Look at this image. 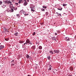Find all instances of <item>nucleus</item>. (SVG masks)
Wrapping results in <instances>:
<instances>
[{"label":"nucleus","mask_w":76,"mask_h":76,"mask_svg":"<svg viewBox=\"0 0 76 76\" xmlns=\"http://www.w3.org/2000/svg\"><path fill=\"white\" fill-rule=\"evenodd\" d=\"M31 48L33 49V50H35V49L36 47L35 45H33L31 47Z\"/></svg>","instance_id":"6e6552de"},{"label":"nucleus","mask_w":76,"mask_h":76,"mask_svg":"<svg viewBox=\"0 0 76 76\" xmlns=\"http://www.w3.org/2000/svg\"><path fill=\"white\" fill-rule=\"evenodd\" d=\"M58 32H60V31H58Z\"/></svg>","instance_id":"09e8293b"},{"label":"nucleus","mask_w":76,"mask_h":76,"mask_svg":"<svg viewBox=\"0 0 76 76\" xmlns=\"http://www.w3.org/2000/svg\"><path fill=\"white\" fill-rule=\"evenodd\" d=\"M10 1H5V3L6 4L7 3V4H9L10 2Z\"/></svg>","instance_id":"9b49d317"},{"label":"nucleus","mask_w":76,"mask_h":76,"mask_svg":"<svg viewBox=\"0 0 76 76\" xmlns=\"http://www.w3.org/2000/svg\"><path fill=\"white\" fill-rule=\"evenodd\" d=\"M50 54H53L54 53H53V52L52 51H50Z\"/></svg>","instance_id":"aec40b11"},{"label":"nucleus","mask_w":76,"mask_h":76,"mask_svg":"<svg viewBox=\"0 0 76 76\" xmlns=\"http://www.w3.org/2000/svg\"><path fill=\"white\" fill-rule=\"evenodd\" d=\"M16 16H18V17H19L20 16V15H19V14H17L16 15Z\"/></svg>","instance_id":"473e14b6"},{"label":"nucleus","mask_w":76,"mask_h":76,"mask_svg":"<svg viewBox=\"0 0 76 76\" xmlns=\"http://www.w3.org/2000/svg\"><path fill=\"white\" fill-rule=\"evenodd\" d=\"M26 57L27 58H28V59H31V57L29 56L28 54H27L26 55Z\"/></svg>","instance_id":"7ed1b4c3"},{"label":"nucleus","mask_w":76,"mask_h":76,"mask_svg":"<svg viewBox=\"0 0 76 76\" xmlns=\"http://www.w3.org/2000/svg\"><path fill=\"white\" fill-rule=\"evenodd\" d=\"M45 14L46 15H48V12H46Z\"/></svg>","instance_id":"7c9ffc66"},{"label":"nucleus","mask_w":76,"mask_h":76,"mask_svg":"<svg viewBox=\"0 0 76 76\" xmlns=\"http://www.w3.org/2000/svg\"><path fill=\"white\" fill-rule=\"evenodd\" d=\"M11 9H10V12H13V8H10Z\"/></svg>","instance_id":"9d476101"},{"label":"nucleus","mask_w":76,"mask_h":76,"mask_svg":"<svg viewBox=\"0 0 76 76\" xmlns=\"http://www.w3.org/2000/svg\"><path fill=\"white\" fill-rule=\"evenodd\" d=\"M3 4V2L2 1H0V5H1Z\"/></svg>","instance_id":"5701e85b"},{"label":"nucleus","mask_w":76,"mask_h":76,"mask_svg":"<svg viewBox=\"0 0 76 76\" xmlns=\"http://www.w3.org/2000/svg\"><path fill=\"white\" fill-rule=\"evenodd\" d=\"M58 10H62V8L61 7H59L58 8Z\"/></svg>","instance_id":"ddd939ff"},{"label":"nucleus","mask_w":76,"mask_h":76,"mask_svg":"<svg viewBox=\"0 0 76 76\" xmlns=\"http://www.w3.org/2000/svg\"><path fill=\"white\" fill-rule=\"evenodd\" d=\"M24 42V41L20 40L19 41V43H20V44H22V43H23Z\"/></svg>","instance_id":"1a4fd4ad"},{"label":"nucleus","mask_w":76,"mask_h":76,"mask_svg":"<svg viewBox=\"0 0 76 76\" xmlns=\"http://www.w3.org/2000/svg\"><path fill=\"white\" fill-rule=\"evenodd\" d=\"M65 39H66V40L67 41H69V40H70V39H69V37H66Z\"/></svg>","instance_id":"f8f14e48"},{"label":"nucleus","mask_w":76,"mask_h":76,"mask_svg":"<svg viewBox=\"0 0 76 76\" xmlns=\"http://www.w3.org/2000/svg\"><path fill=\"white\" fill-rule=\"evenodd\" d=\"M13 61H14V63H15V61H14V60H12V61L11 62H13Z\"/></svg>","instance_id":"4c0bfd02"},{"label":"nucleus","mask_w":76,"mask_h":76,"mask_svg":"<svg viewBox=\"0 0 76 76\" xmlns=\"http://www.w3.org/2000/svg\"><path fill=\"white\" fill-rule=\"evenodd\" d=\"M15 5H16V6H18V3H15Z\"/></svg>","instance_id":"72a5a7b5"},{"label":"nucleus","mask_w":76,"mask_h":76,"mask_svg":"<svg viewBox=\"0 0 76 76\" xmlns=\"http://www.w3.org/2000/svg\"><path fill=\"white\" fill-rule=\"evenodd\" d=\"M41 10H42V11H45V10L43 9V8H42V9H41Z\"/></svg>","instance_id":"cd10ccee"},{"label":"nucleus","mask_w":76,"mask_h":76,"mask_svg":"<svg viewBox=\"0 0 76 76\" xmlns=\"http://www.w3.org/2000/svg\"><path fill=\"white\" fill-rule=\"evenodd\" d=\"M26 45V44H27V43H26V44H25Z\"/></svg>","instance_id":"49530a36"},{"label":"nucleus","mask_w":76,"mask_h":76,"mask_svg":"<svg viewBox=\"0 0 76 76\" xmlns=\"http://www.w3.org/2000/svg\"><path fill=\"white\" fill-rule=\"evenodd\" d=\"M57 70H54L53 71V72L54 73H56V72H57Z\"/></svg>","instance_id":"a211bd4d"},{"label":"nucleus","mask_w":76,"mask_h":76,"mask_svg":"<svg viewBox=\"0 0 76 76\" xmlns=\"http://www.w3.org/2000/svg\"><path fill=\"white\" fill-rule=\"evenodd\" d=\"M10 9L9 8H8V9H7V12H10Z\"/></svg>","instance_id":"b1692460"},{"label":"nucleus","mask_w":76,"mask_h":76,"mask_svg":"<svg viewBox=\"0 0 76 76\" xmlns=\"http://www.w3.org/2000/svg\"><path fill=\"white\" fill-rule=\"evenodd\" d=\"M56 13L57 14V15L58 16H61V14H58V12H56Z\"/></svg>","instance_id":"4468645a"},{"label":"nucleus","mask_w":76,"mask_h":76,"mask_svg":"<svg viewBox=\"0 0 76 76\" xmlns=\"http://www.w3.org/2000/svg\"><path fill=\"white\" fill-rule=\"evenodd\" d=\"M4 7H6V5H4Z\"/></svg>","instance_id":"f704fd0d"},{"label":"nucleus","mask_w":76,"mask_h":76,"mask_svg":"<svg viewBox=\"0 0 76 76\" xmlns=\"http://www.w3.org/2000/svg\"><path fill=\"white\" fill-rule=\"evenodd\" d=\"M18 1V3H22V2H23L22 0H19Z\"/></svg>","instance_id":"2eb2a0df"},{"label":"nucleus","mask_w":76,"mask_h":76,"mask_svg":"<svg viewBox=\"0 0 76 76\" xmlns=\"http://www.w3.org/2000/svg\"><path fill=\"white\" fill-rule=\"evenodd\" d=\"M7 32H9V31H8V30H7Z\"/></svg>","instance_id":"a19ab883"},{"label":"nucleus","mask_w":76,"mask_h":76,"mask_svg":"<svg viewBox=\"0 0 76 76\" xmlns=\"http://www.w3.org/2000/svg\"><path fill=\"white\" fill-rule=\"evenodd\" d=\"M5 40L6 41H9V38H5Z\"/></svg>","instance_id":"412c9836"},{"label":"nucleus","mask_w":76,"mask_h":76,"mask_svg":"<svg viewBox=\"0 0 76 76\" xmlns=\"http://www.w3.org/2000/svg\"><path fill=\"white\" fill-rule=\"evenodd\" d=\"M18 33L17 32L15 34V36H18Z\"/></svg>","instance_id":"a878e982"},{"label":"nucleus","mask_w":76,"mask_h":76,"mask_svg":"<svg viewBox=\"0 0 76 76\" xmlns=\"http://www.w3.org/2000/svg\"><path fill=\"white\" fill-rule=\"evenodd\" d=\"M27 1H28V2H29V0H27Z\"/></svg>","instance_id":"c03bdc74"},{"label":"nucleus","mask_w":76,"mask_h":76,"mask_svg":"<svg viewBox=\"0 0 76 76\" xmlns=\"http://www.w3.org/2000/svg\"><path fill=\"white\" fill-rule=\"evenodd\" d=\"M27 4H28V2H27V1H25L24 4V6H26Z\"/></svg>","instance_id":"0eeeda50"},{"label":"nucleus","mask_w":76,"mask_h":76,"mask_svg":"<svg viewBox=\"0 0 76 76\" xmlns=\"http://www.w3.org/2000/svg\"><path fill=\"white\" fill-rule=\"evenodd\" d=\"M39 50H42V46H40L39 47Z\"/></svg>","instance_id":"dca6fc26"},{"label":"nucleus","mask_w":76,"mask_h":76,"mask_svg":"<svg viewBox=\"0 0 76 76\" xmlns=\"http://www.w3.org/2000/svg\"><path fill=\"white\" fill-rule=\"evenodd\" d=\"M0 45H0V50H1V49H3V48H4L3 45H1V43H0Z\"/></svg>","instance_id":"39448f33"},{"label":"nucleus","mask_w":76,"mask_h":76,"mask_svg":"<svg viewBox=\"0 0 76 76\" xmlns=\"http://www.w3.org/2000/svg\"><path fill=\"white\" fill-rule=\"evenodd\" d=\"M41 25H43V24H44V23H41Z\"/></svg>","instance_id":"58836bf2"},{"label":"nucleus","mask_w":76,"mask_h":76,"mask_svg":"<svg viewBox=\"0 0 76 76\" xmlns=\"http://www.w3.org/2000/svg\"><path fill=\"white\" fill-rule=\"evenodd\" d=\"M31 11L33 12H34V9H31Z\"/></svg>","instance_id":"c9c22d12"},{"label":"nucleus","mask_w":76,"mask_h":76,"mask_svg":"<svg viewBox=\"0 0 76 76\" xmlns=\"http://www.w3.org/2000/svg\"><path fill=\"white\" fill-rule=\"evenodd\" d=\"M10 4L9 5L10 8H14V7L13 6V3H12V2L10 1Z\"/></svg>","instance_id":"f257e3e1"},{"label":"nucleus","mask_w":76,"mask_h":76,"mask_svg":"<svg viewBox=\"0 0 76 76\" xmlns=\"http://www.w3.org/2000/svg\"><path fill=\"white\" fill-rule=\"evenodd\" d=\"M43 8H44V9H47V7L46 6H43Z\"/></svg>","instance_id":"c85d7f7f"},{"label":"nucleus","mask_w":76,"mask_h":76,"mask_svg":"<svg viewBox=\"0 0 76 76\" xmlns=\"http://www.w3.org/2000/svg\"><path fill=\"white\" fill-rule=\"evenodd\" d=\"M52 39H53L55 40V41H57L56 40V37H53V38H52Z\"/></svg>","instance_id":"6ab92c4d"},{"label":"nucleus","mask_w":76,"mask_h":76,"mask_svg":"<svg viewBox=\"0 0 76 76\" xmlns=\"http://www.w3.org/2000/svg\"><path fill=\"white\" fill-rule=\"evenodd\" d=\"M70 69L71 70H73V68L70 67Z\"/></svg>","instance_id":"f3484780"},{"label":"nucleus","mask_w":76,"mask_h":76,"mask_svg":"<svg viewBox=\"0 0 76 76\" xmlns=\"http://www.w3.org/2000/svg\"><path fill=\"white\" fill-rule=\"evenodd\" d=\"M67 4H63V6H67Z\"/></svg>","instance_id":"4be33fe9"},{"label":"nucleus","mask_w":76,"mask_h":76,"mask_svg":"<svg viewBox=\"0 0 76 76\" xmlns=\"http://www.w3.org/2000/svg\"><path fill=\"white\" fill-rule=\"evenodd\" d=\"M51 67H52L51 65H50V66H48V68H49V70H51Z\"/></svg>","instance_id":"423d86ee"},{"label":"nucleus","mask_w":76,"mask_h":76,"mask_svg":"<svg viewBox=\"0 0 76 76\" xmlns=\"http://www.w3.org/2000/svg\"><path fill=\"white\" fill-rule=\"evenodd\" d=\"M48 60H50V58H51V57L50 56H49L48 57Z\"/></svg>","instance_id":"393cba45"},{"label":"nucleus","mask_w":76,"mask_h":76,"mask_svg":"<svg viewBox=\"0 0 76 76\" xmlns=\"http://www.w3.org/2000/svg\"><path fill=\"white\" fill-rule=\"evenodd\" d=\"M4 30H5V32H7V29H6V28H4Z\"/></svg>","instance_id":"bb28decb"},{"label":"nucleus","mask_w":76,"mask_h":76,"mask_svg":"<svg viewBox=\"0 0 76 76\" xmlns=\"http://www.w3.org/2000/svg\"><path fill=\"white\" fill-rule=\"evenodd\" d=\"M55 35H57V33H55Z\"/></svg>","instance_id":"e433bc0d"},{"label":"nucleus","mask_w":76,"mask_h":76,"mask_svg":"<svg viewBox=\"0 0 76 76\" xmlns=\"http://www.w3.org/2000/svg\"><path fill=\"white\" fill-rule=\"evenodd\" d=\"M26 43H28V44H29L32 45V42L30 41V40L28 39H27L26 40Z\"/></svg>","instance_id":"f03ea898"},{"label":"nucleus","mask_w":76,"mask_h":76,"mask_svg":"<svg viewBox=\"0 0 76 76\" xmlns=\"http://www.w3.org/2000/svg\"><path fill=\"white\" fill-rule=\"evenodd\" d=\"M27 76H31L30 75H28Z\"/></svg>","instance_id":"ea45409f"},{"label":"nucleus","mask_w":76,"mask_h":76,"mask_svg":"<svg viewBox=\"0 0 76 76\" xmlns=\"http://www.w3.org/2000/svg\"><path fill=\"white\" fill-rule=\"evenodd\" d=\"M12 0V3H14V2H15V0Z\"/></svg>","instance_id":"c756f323"},{"label":"nucleus","mask_w":76,"mask_h":76,"mask_svg":"<svg viewBox=\"0 0 76 76\" xmlns=\"http://www.w3.org/2000/svg\"><path fill=\"white\" fill-rule=\"evenodd\" d=\"M53 52L55 53H58V54L60 53V51L58 50H53Z\"/></svg>","instance_id":"20e7f679"},{"label":"nucleus","mask_w":76,"mask_h":76,"mask_svg":"<svg viewBox=\"0 0 76 76\" xmlns=\"http://www.w3.org/2000/svg\"><path fill=\"white\" fill-rule=\"evenodd\" d=\"M24 0L25 1H26V0Z\"/></svg>","instance_id":"de8ad7c7"},{"label":"nucleus","mask_w":76,"mask_h":76,"mask_svg":"<svg viewBox=\"0 0 76 76\" xmlns=\"http://www.w3.org/2000/svg\"><path fill=\"white\" fill-rule=\"evenodd\" d=\"M35 35V32H34L33 34V35Z\"/></svg>","instance_id":"2f4dec72"},{"label":"nucleus","mask_w":76,"mask_h":76,"mask_svg":"<svg viewBox=\"0 0 76 76\" xmlns=\"http://www.w3.org/2000/svg\"><path fill=\"white\" fill-rule=\"evenodd\" d=\"M12 66H14V65H15V64H12Z\"/></svg>","instance_id":"79ce46f5"},{"label":"nucleus","mask_w":76,"mask_h":76,"mask_svg":"<svg viewBox=\"0 0 76 76\" xmlns=\"http://www.w3.org/2000/svg\"><path fill=\"white\" fill-rule=\"evenodd\" d=\"M25 15H28V14H25Z\"/></svg>","instance_id":"a18cd8bd"},{"label":"nucleus","mask_w":76,"mask_h":76,"mask_svg":"<svg viewBox=\"0 0 76 76\" xmlns=\"http://www.w3.org/2000/svg\"><path fill=\"white\" fill-rule=\"evenodd\" d=\"M25 44H26V43H25L24 44V45H25Z\"/></svg>","instance_id":"37998d69"}]
</instances>
